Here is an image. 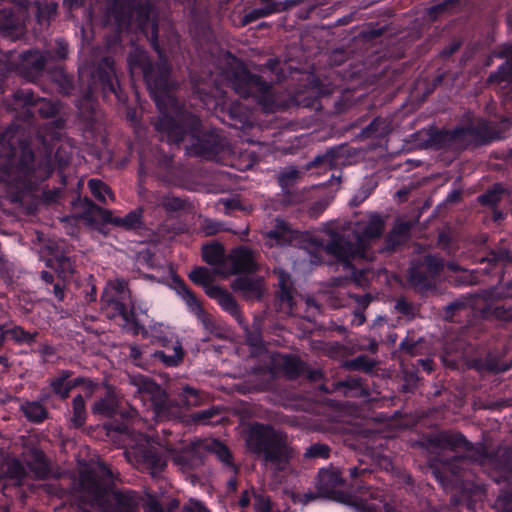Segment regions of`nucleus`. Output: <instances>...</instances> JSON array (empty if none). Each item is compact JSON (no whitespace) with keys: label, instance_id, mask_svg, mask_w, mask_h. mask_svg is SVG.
Instances as JSON below:
<instances>
[{"label":"nucleus","instance_id":"obj_23","mask_svg":"<svg viewBox=\"0 0 512 512\" xmlns=\"http://www.w3.org/2000/svg\"><path fill=\"white\" fill-rule=\"evenodd\" d=\"M46 248L51 254V257L46 261V265L55 269L62 279L70 277L73 274V265L70 258L58 250L55 251L51 245H48Z\"/></svg>","mask_w":512,"mask_h":512},{"label":"nucleus","instance_id":"obj_21","mask_svg":"<svg viewBox=\"0 0 512 512\" xmlns=\"http://www.w3.org/2000/svg\"><path fill=\"white\" fill-rule=\"evenodd\" d=\"M14 98L16 102H19V104H22L23 106L38 105L39 114L46 118L54 116L57 112L56 106L50 102L42 100L39 103H36L34 93L30 89H21L16 91L14 93Z\"/></svg>","mask_w":512,"mask_h":512},{"label":"nucleus","instance_id":"obj_22","mask_svg":"<svg viewBox=\"0 0 512 512\" xmlns=\"http://www.w3.org/2000/svg\"><path fill=\"white\" fill-rule=\"evenodd\" d=\"M202 442L200 447H203L205 451L215 454L232 474L237 473L238 469L233 463L232 455L226 446L217 440H202Z\"/></svg>","mask_w":512,"mask_h":512},{"label":"nucleus","instance_id":"obj_15","mask_svg":"<svg viewBox=\"0 0 512 512\" xmlns=\"http://www.w3.org/2000/svg\"><path fill=\"white\" fill-rule=\"evenodd\" d=\"M278 284L279 292L276 300L277 309L283 314L289 315L292 313L294 306V290L290 275L284 272H280L278 277Z\"/></svg>","mask_w":512,"mask_h":512},{"label":"nucleus","instance_id":"obj_2","mask_svg":"<svg viewBox=\"0 0 512 512\" xmlns=\"http://www.w3.org/2000/svg\"><path fill=\"white\" fill-rule=\"evenodd\" d=\"M16 134L7 131L0 139V184L18 190L30 189L53 172L48 154L35 156L26 143L15 146Z\"/></svg>","mask_w":512,"mask_h":512},{"label":"nucleus","instance_id":"obj_49","mask_svg":"<svg viewBox=\"0 0 512 512\" xmlns=\"http://www.w3.org/2000/svg\"><path fill=\"white\" fill-rule=\"evenodd\" d=\"M104 290H109L110 293L124 299L130 296L127 282L124 279L109 281Z\"/></svg>","mask_w":512,"mask_h":512},{"label":"nucleus","instance_id":"obj_42","mask_svg":"<svg viewBox=\"0 0 512 512\" xmlns=\"http://www.w3.org/2000/svg\"><path fill=\"white\" fill-rule=\"evenodd\" d=\"M8 335L18 344H32L36 340L37 332L25 331L20 326H15L7 330Z\"/></svg>","mask_w":512,"mask_h":512},{"label":"nucleus","instance_id":"obj_58","mask_svg":"<svg viewBox=\"0 0 512 512\" xmlns=\"http://www.w3.org/2000/svg\"><path fill=\"white\" fill-rule=\"evenodd\" d=\"M184 403L187 406H196L199 403L198 391L190 386L183 388Z\"/></svg>","mask_w":512,"mask_h":512},{"label":"nucleus","instance_id":"obj_28","mask_svg":"<svg viewBox=\"0 0 512 512\" xmlns=\"http://www.w3.org/2000/svg\"><path fill=\"white\" fill-rule=\"evenodd\" d=\"M203 260L214 267V273L218 274V268L226 260L224 248L220 244L206 245L202 249Z\"/></svg>","mask_w":512,"mask_h":512},{"label":"nucleus","instance_id":"obj_35","mask_svg":"<svg viewBox=\"0 0 512 512\" xmlns=\"http://www.w3.org/2000/svg\"><path fill=\"white\" fill-rule=\"evenodd\" d=\"M88 187L92 195L100 202L106 203V196L111 200L115 201V196L111 189L99 179H90L88 181Z\"/></svg>","mask_w":512,"mask_h":512},{"label":"nucleus","instance_id":"obj_51","mask_svg":"<svg viewBox=\"0 0 512 512\" xmlns=\"http://www.w3.org/2000/svg\"><path fill=\"white\" fill-rule=\"evenodd\" d=\"M160 205L166 210V211H178L184 208L185 202L183 199L179 197H175L172 195H166L163 196Z\"/></svg>","mask_w":512,"mask_h":512},{"label":"nucleus","instance_id":"obj_13","mask_svg":"<svg viewBox=\"0 0 512 512\" xmlns=\"http://www.w3.org/2000/svg\"><path fill=\"white\" fill-rule=\"evenodd\" d=\"M15 69L25 78L34 79L44 68L45 58L39 51H27L17 56Z\"/></svg>","mask_w":512,"mask_h":512},{"label":"nucleus","instance_id":"obj_26","mask_svg":"<svg viewBox=\"0 0 512 512\" xmlns=\"http://www.w3.org/2000/svg\"><path fill=\"white\" fill-rule=\"evenodd\" d=\"M433 281L420 263L410 268L409 283L420 292L430 289L433 286Z\"/></svg>","mask_w":512,"mask_h":512},{"label":"nucleus","instance_id":"obj_44","mask_svg":"<svg viewBox=\"0 0 512 512\" xmlns=\"http://www.w3.org/2000/svg\"><path fill=\"white\" fill-rule=\"evenodd\" d=\"M355 512H391V507L382 499H375L372 503L354 502Z\"/></svg>","mask_w":512,"mask_h":512},{"label":"nucleus","instance_id":"obj_12","mask_svg":"<svg viewBox=\"0 0 512 512\" xmlns=\"http://www.w3.org/2000/svg\"><path fill=\"white\" fill-rule=\"evenodd\" d=\"M200 443H203L202 440L183 447L179 452H176L168 446L165 450L171 455L173 463L178 466L179 469L189 471L202 463L201 451L204 449L200 447Z\"/></svg>","mask_w":512,"mask_h":512},{"label":"nucleus","instance_id":"obj_48","mask_svg":"<svg viewBox=\"0 0 512 512\" xmlns=\"http://www.w3.org/2000/svg\"><path fill=\"white\" fill-rule=\"evenodd\" d=\"M512 81V58L500 66L497 73L489 76V82H510Z\"/></svg>","mask_w":512,"mask_h":512},{"label":"nucleus","instance_id":"obj_52","mask_svg":"<svg viewBox=\"0 0 512 512\" xmlns=\"http://www.w3.org/2000/svg\"><path fill=\"white\" fill-rule=\"evenodd\" d=\"M300 172L295 167H288L279 175L278 181L282 188L293 184L299 178Z\"/></svg>","mask_w":512,"mask_h":512},{"label":"nucleus","instance_id":"obj_63","mask_svg":"<svg viewBox=\"0 0 512 512\" xmlns=\"http://www.w3.org/2000/svg\"><path fill=\"white\" fill-rule=\"evenodd\" d=\"M57 45H58V48H57L56 54H57L58 58L64 59L68 54L67 45L63 41H57Z\"/></svg>","mask_w":512,"mask_h":512},{"label":"nucleus","instance_id":"obj_34","mask_svg":"<svg viewBox=\"0 0 512 512\" xmlns=\"http://www.w3.org/2000/svg\"><path fill=\"white\" fill-rule=\"evenodd\" d=\"M4 474L7 478L16 480L17 484L25 477L26 468L22 465V463L16 458H8L6 459L3 465Z\"/></svg>","mask_w":512,"mask_h":512},{"label":"nucleus","instance_id":"obj_59","mask_svg":"<svg viewBox=\"0 0 512 512\" xmlns=\"http://www.w3.org/2000/svg\"><path fill=\"white\" fill-rule=\"evenodd\" d=\"M327 165V166H333L335 164V151L330 150L327 151L322 156H317L314 161L312 162V166L316 165Z\"/></svg>","mask_w":512,"mask_h":512},{"label":"nucleus","instance_id":"obj_8","mask_svg":"<svg viewBox=\"0 0 512 512\" xmlns=\"http://www.w3.org/2000/svg\"><path fill=\"white\" fill-rule=\"evenodd\" d=\"M125 454L130 462L148 471L153 477L160 474L167 465V458L160 454L156 444L142 434Z\"/></svg>","mask_w":512,"mask_h":512},{"label":"nucleus","instance_id":"obj_53","mask_svg":"<svg viewBox=\"0 0 512 512\" xmlns=\"http://www.w3.org/2000/svg\"><path fill=\"white\" fill-rule=\"evenodd\" d=\"M304 455L307 458H328L329 448L324 444H314L306 449Z\"/></svg>","mask_w":512,"mask_h":512},{"label":"nucleus","instance_id":"obj_61","mask_svg":"<svg viewBox=\"0 0 512 512\" xmlns=\"http://www.w3.org/2000/svg\"><path fill=\"white\" fill-rule=\"evenodd\" d=\"M141 505L143 506L144 512H164L162 506L153 497H149L145 501V503H143Z\"/></svg>","mask_w":512,"mask_h":512},{"label":"nucleus","instance_id":"obj_30","mask_svg":"<svg viewBox=\"0 0 512 512\" xmlns=\"http://www.w3.org/2000/svg\"><path fill=\"white\" fill-rule=\"evenodd\" d=\"M390 130V123L386 118H376L363 129L362 135L366 138H383Z\"/></svg>","mask_w":512,"mask_h":512},{"label":"nucleus","instance_id":"obj_25","mask_svg":"<svg viewBox=\"0 0 512 512\" xmlns=\"http://www.w3.org/2000/svg\"><path fill=\"white\" fill-rule=\"evenodd\" d=\"M103 213L104 220L115 226L134 229L141 225L142 212L140 210L131 211L124 217H113L110 211H103Z\"/></svg>","mask_w":512,"mask_h":512},{"label":"nucleus","instance_id":"obj_64","mask_svg":"<svg viewBox=\"0 0 512 512\" xmlns=\"http://www.w3.org/2000/svg\"><path fill=\"white\" fill-rule=\"evenodd\" d=\"M396 309H398L404 314H408L411 311V306L404 299H399L396 302Z\"/></svg>","mask_w":512,"mask_h":512},{"label":"nucleus","instance_id":"obj_6","mask_svg":"<svg viewBox=\"0 0 512 512\" xmlns=\"http://www.w3.org/2000/svg\"><path fill=\"white\" fill-rule=\"evenodd\" d=\"M229 86L241 97H254L266 112H275L280 104L275 99L272 86L263 82L260 77L249 74L245 69L239 70L229 79Z\"/></svg>","mask_w":512,"mask_h":512},{"label":"nucleus","instance_id":"obj_27","mask_svg":"<svg viewBox=\"0 0 512 512\" xmlns=\"http://www.w3.org/2000/svg\"><path fill=\"white\" fill-rule=\"evenodd\" d=\"M155 360L164 363L168 367H175L179 365L184 357V351L182 345L179 342L172 347V351L169 352L167 347L164 351H156L152 355Z\"/></svg>","mask_w":512,"mask_h":512},{"label":"nucleus","instance_id":"obj_39","mask_svg":"<svg viewBox=\"0 0 512 512\" xmlns=\"http://www.w3.org/2000/svg\"><path fill=\"white\" fill-rule=\"evenodd\" d=\"M189 279L197 285H200L204 288L205 293L207 294V288L216 287L212 285V276L210 271L205 267H197L193 269L189 273Z\"/></svg>","mask_w":512,"mask_h":512},{"label":"nucleus","instance_id":"obj_60","mask_svg":"<svg viewBox=\"0 0 512 512\" xmlns=\"http://www.w3.org/2000/svg\"><path fill=\"white\" fill-rule=\"evenodd\" d=\"M216 414L217 411L215 409L202 410L194 414L193 420L198 423L207 424L209 420Z\"/></svg>","mask_w":512,"mask_h":512},{"label":"nucleus","instance_id":"obj_4","mask_svg":"<svg viewBox=\"0 0 512 512\" xmlns=\"http://www.w3.org/2000/svg\"><path fill=\"white\" fill-rule=\"evenodd\" d=\"M383 230L384 220L375 213L366 214L348 226L331 222L324 228L328 236L325 250L344 264L350 259L366 258L369 242L380 237Z\"/></svg>","mask_w":512,"mask_h":512},{"label":"nucleus","instance_id":"obj_17","mask_svg":"<svg viewBox=\"0 0 512 512\" xmlns=\"http://www.w3.org/2000/svg\"><path fill=\"white\" fill-rule=\"evenodd\" d=\"M464 136H475L483 142L501 138L499 134L492 130L490 124L484 120H479L477 124H472L469 127L455 129L452 134L454 139Z\"/></svg>","mask_w":512,"mask_h":512},{"label":"nucleus","instance_id":"obj_55","mask_svg":"<svg viewBox=\"0 0 512 512\" xmlns=\"http://www.w3.org/2000/svg\"><path fill=\"white\" fill-rule=\"evenodd\" d=\"M256 512H271L270 499L262 494L252 493Z\"/></svg>","mask_w":512,"mask_h":512},{"label":"nucleus","instance_id":"obj_41","mask_svg":"<svg viewBox=\"0 0 512 512\" xmlns=\"http://www.w3.org/2000/svg\"><path fill=\"white\" fill-rule=\"evenodd\" d=\"M228 117L234 123H229L231 126H237V122L241 125H246L249 121L248 112L238 102H231L228 107Z\"/></svg>","mask_w":512,"mask_h":512},{"label":"nucleus","instance_id":"obj_32","mask_svg":"<svg viewBox=\"0 0 512 512\" xmlns=\"http://www.w3.org/2000/svg\"><path fill=\"white\" fill-rule=\"evenodd\" d=\"M21 411L25 417L35 423L42 422L48 416L46 408L39 402H26L21 405Z\"/></svg>","mask_w":512,"mask_h":512},{"label":"nucleus","instance_id":"obj_18","mask_svg":"<svg viewBox=\"0 0 512 512\" xmlns=\"http://www.w3.org/2000/svg\"><path fill=\"white\" fill-rule=\"evenodd\" d=\"M233 288L248 300H259L265 291L260 277H239L234 281Z\"/></svg>","mask_w":512,"mask_h":512},{"label":"nucleus","instance_id":"obj_29","mask_svg":"<svg viewBox=\"0 0 512 512\" xmlns=\"http://www.w3.org/2000/svg\"><path fill=\"white\" fill-rule=\"evenodd\" d=\"M411 228L410 222H397L387 236V248L394 249L406 242Z\"/></svg>","mask_w":512,"mask_h":512},{"label":"nucleus","instance_id":"obj_37","mask_svg":"<svg viewBox=\"0 0 512 512\" xmlns=\"http://www.w3.org/2000/svg\"><path fill=\"white\" fill-rule=\"evenodd\" d=\"M280 8L276 3H268L266 6L251 10L242 18V26H245L259 18L267 17L275 12H279Z\"/></svg>","mask_w":512,"mask_h":512},{"label":"nucleus","instance_id":"obj_7","mask_svg":"<svg viewBox=\"0 0 512 512\" xmlns=\"http://www.w3.org/2000/svg\"><path fill=\"white\" fill-rule=\"evenodd\" d=\"M153 9L150 5H142L136 0H115L108 11V20L113 21L119 31L131 26L132 20L136 18L137 24L142 31H146Z\"/></svg>","mask_w":512,"mask_h":512},{"label":"nucleus","instance_id":"obj_36","mask_svg":"<svg viewBox=\"0 0 512 512\" xmlns=\"http://www.w3.org/2000/svg\"><path fill=\"white\" fill-rule=\"evenodd\" d=\"M167 512H210L202 502L190 499L182 507L178 500L173 499L167 506Z\"/></svg>","mask_w":512,"mask_h":512},{"label":"nucleus","instance_id":"obj_54","mask_svg":"<svg viewBox=\"0 0 512 512\" xmlns=\"http://www.w3.org/2000/svg\"><path fill=\"white\" fill-rule=\"evenodd\" d=\"M319 498H324L320 493L319 490L317 492H305V493H293L292 494V500L294 503H300V504H308L311 501H315Z\"/></svg>","mask_w":512,"mask_h":512},{"label":"nucleus","instance_id":"obj_19","mask_svg":"<svg viewBox=\"0 0 512 512\" xmlns=\"http://www.w3.org/2000/svg\"><path fill=\"white\" fill-rule=\"evenodd\" d=\"M23 461L37 478H45L49 472V464L44 453L37 448H30L22 455Z\"/></svg>","mask_w":512,"mask_h":512},{"label":"nucleus","instance_id":"obj_14","mask_svg":"<svg viewBox=\"0 0 512 512\" xmlns=\"http://www.w3.org/2000/svg\"><path fill=\"white\" fill-rule=\"evenodd\" d=\"M96 77L105 93L112 92L116 94V88L113 82L115 71L113 68V61L110 58H104L99 64L97 74L92 76L93 82L89 85L88 97H90L97 88L95 80Z\"/></svg>","mask_w":512,"mask_h":512},{"label":"nucleus","instance_id":"obj_57","mask_svg":"<svg viewBox=\"0 0 512 512\" xmlns=\"http://www.w3.org/2000/svg\"><path fill=\"white\" fill-rule=\"evenodd\" d=\"M17 26L16 20L10 12L3 10L0 12V30L7 31Z\"/></svg>","mask_w":512,"mask_h":512},{"label":"nucleus","instance_id":"obj_45","mask_svg":"<svg viewBox=\"0 0 512 512\" xmlns=\"http://www.w3.org/2000/svg\"><path fill=\"white\" fill-rule=\"evenodd\" d=\"M440 441L451 449L463 447L470 450L471 447V443L468 442L461 434L443 433L440 435Z\"/></svg>","mask_w":512,"mask_h":512},{"label":"nucleus","instance_id":"obj_20","mask_svg":"<svg viewBox=\"0 0 512 512\" xmlns=\"http://www.w3.org/2000/svg\"><path fill=\"white\" fill-rule=\"evenodd\" d=\"M174 290L177 295L184 301L188 309L193 312L201 321L205 322L207 314L204 312L200 302L195 294L188 288L182 280H176Z\"/></svg>","mask_w":512,"mask_h":512},{"label":"nucleus","instance_id":"obj_56","mask_svg":"<svg viewBox=\"0 0 512 512\" xmlns=\"http://www.w3.org/2000/svg\"><path fill=\"white\" fill-rule=\"evenodd\" d=\"M374 362L370 359H368L366 356H358L357 358H355L350 366L353 368V369H357V370H363V371H371L374 367Z\"/></svg>","mask_w":512,"mask_h":512},{"label":"nucleus","instance_id":"obj_24","mask_svg":"<svg viewBox=\"0 0 512 512\" xmlns=\"http://www.w3.org/2000/svg\"><path fill=\"white\" fill-rule=\"evenodd\" d=\"M126 299L118 297L109 290H104L101 296L102 309L110 318L121 315L126 317V307L124 301Z\"/></svg>","mask_w":512,"mask_h":512},{"label":"nucleus","instance_id":"obj_62","mask_svg":"<svg viewBox=\"0 0 512 512\" xmlns=\"http://www.w3.org/2000/svg\"><path fill=\"white\" fill-rule=\"evenodd\" d=\"M252 493H255L253 490L252 491H244L243 494L241 495L240 499H239V505L242 507V508H246L251 499H253V494Z\"/></svg>","mask_w":512,"mask_h":512},{"label":"nucleus","instance_id":"obj_38","mask_svg":"<svg viewBox=\"0 0 512 512\" xmlns=\"http://www.w3.org/2000/svg\"><path fill=\"white\" fill-rule=\"evenodd\" d=\"M73 416L71 418V424L75 428H79L84 425L86 420V409L85 401L81 395L74 397L72 401Z\"/></svg>","mask_w":512,"mask_h":512},{"label":"nucleus","instance_id":"obj_10","mask_svg":"<svg viewBox=\"0 0 512 512\" xmlns=\"http://www.w3.org/2000/svg\"><path fill=\"white\" fill-rule=\"evenodd\" d=\"M257 269V262L253 251L246 247L233 249L224 263L218 268V274L229 276L241 272H253Z\"/></svg>","mask_w":512,"mask_h":512},{"label":"nucleus","instance_id":"obj_47","mask_svg":"<svg viewBox=\"0 0 512 512\" xmlns=\"http://www.w3.org/2000/svg\"><path fill=\"white\" fill-rule=\"evenodd\" d=\"M116 408V403L113 398L107 397L104 399H100L95 402L92 411L95 414H100L103 416L111 417L113 416Z\"/></svg>","mask_w":512,"mask_h":512},{"label":"nucleus","instance_id":"obj_3","mask_svg":"<svg viewBox=\"0 0 512 512\" xmlns=\"http://www.w3.org/2000/svg\"><path fill=\"white\" fill-rule=\"evenodd\" d=\"M115 475L104 462H98L91 469L81 473L79 479V500L81 512H139L142 497L129 489H112Z\"/></svg>","mask_w":512,"mask_h":512},{"label":"nucleus","instance_id":"obj_5","mask_svg":"<svg viewBox=\"0 0 512 512\" xmlns=\"http://www.w3.org/2000/svg\"><path fill=\"white\" fill-rule=\"evenodd\" d=\"M245 445L249 453L278 471L284 470L294 456L287 434L271 425L257 422L250 424L246 431Z\"/></svg>","mask_w":512,"mask_h":512},{"label":"nucleus","instance_id":"obj_46","mask_svg":"<svg viewBox=\"0 0 512 512\" xmlns=\"http://www.w3.org/2000/svg\"><path fill=\"white\" fill-rule=\"evenodd\" d=\"M283 369L289 378H295L303 370V363L296 357L286 356L282 362Z\"/></svg>","mask_w":512,"mask_h":512},{"label":"nucleus","instance_id":"obj_16","mask_svg":"<svg viewBox=\"0 0 512 512\" xmlns=\"http://www.w3.org/2000/svg\"><path fill=\"white\" fill-rule=\"evenodd\" d=\"M207 295L217 301L221 308L232 315L239 324L243 323V317L234 297L225 289L216 286L207 288Z\"/></svg>","mask_w":512,"mask_h":512},{"label":"nucleus","instance_id":"obj_50","mask_svg":"<svg viewBox=\"0 0 512 512\" xmlns=\"http://www.w3.org/2000/svg\"><path fill=\"white\" fill-rule=\"evenodd\" d=\"M503 189L499 185H495L492 189L479 196V201L484 205H495L501 200Z\"/></svg>","mask_w":512,"mask_h":512},{"label":"nucleus","instance_id":"obj_31","mask_svg":"<svg viewBox=\"0 0 512 512\" xmlns=\"http://www.w3.org/2000/svg\"><path fill=\"white\" fill-rule=\"evenodd\" d=\"M70 376L71 372L65 370L61 372L60 376L51 381V387L54 393L59 395L62 399H66L70 391L76 386V383H72L68 380Z\"/></svg>","mask_w":512,"mask_h":512},{"label":"nucleus","instance_id":"obj_33","mask_svg":"<svg viewBox=\"0 0 512 512\" xmlns=\"http://www.w3.org/2000/svg\"><path fill=\"white\" fill-rule=\"evenodd\" d=\"M266 236L271 244L284 245L290 241L292 232L285 222L280 221L275 229L267 232Z\"/></svg>","mask_w":512,"mask_h":512},{"label":"nucleus","instance_id":"obj_1","mask_svg":"<svg viewBox=\"0 0 512 512\" xmlns=\"http://www.w3.org/2000/svg\"><path fill=\"white\" fill-rule=\"evenodd\" d=\"M149 40L160 61L156 65L151 64L146 52L137 48L129 55L128 62L131 70H141L150 94L160 110L161 116L155 128L161 134V140L178 145L188 138L186 151L189 155L216 159L224 150L225 143L214 130L201 133L200 120L178 107L171 94L174 83L169 79L170 68L158 45V26L154 21L151 24Z\"/></svg>","mask_w":512,"mask_h":512},{"label":"nucleus","instance_id":"obj_11","mask_svg":"<svg viewBox=\"0 0 512 512\" xmlns=\"http://www.w3.org/2000/svg\"><path fill=\"white\" fill-rule=\"evenodd\" d=\"M132 382L137 388L136 393L139 398L144 402L150 401V405L157 416L168 409L167 396L159 385L144 376H135Z\"/></svg>","mask_w":512,"mask_h":512},{"label":"nucleus","instance_id":"obj_43","mask_svg":"<svg viewBox=\"0 0 512 512\" xmlns=\"http://www.w3.org/2000/svg\"><path fill=\"white\" fill-rule=\"evenodd\" d=\"M355 512H391V507L382 499H375L372 503L354 502Z\"/></svg>","mask_w":512,"mask_h":512},{"label":"nucleus","instance_id":"obj_9","mask_svg":"<svg viewBox=\"0 0 512 512\" xmlns=\"http://www.w3.org/2000/svg\"><path fill=\"white\" fill-rule=\"evenodd\" d=\"M340 472L337 469H321L318 473L317 490L319 493L328 499L338 502L349 504L354 510V502L372 503L375 499H381L378 493L376 495L370 494L372 499L366 497H351L343 493H339L337 488L342 484Z\"/></svg>","mask_w":512,"mask_h":512},{"label":"nucleus","instance_id":"obj_40","mask_svg":"<svg viewBox=\"0 0 512 512\" xmlns=\"http://www.w3.org/2000/svg\"><path fill=\"white\" fill-rule=\"evenodd\" d=\"M420 264L433 280L439 277L444 268L443 260L431 255L426 256Z\"/></svg>","mask_w":512,"mask_h":512}]
</instances>
